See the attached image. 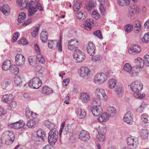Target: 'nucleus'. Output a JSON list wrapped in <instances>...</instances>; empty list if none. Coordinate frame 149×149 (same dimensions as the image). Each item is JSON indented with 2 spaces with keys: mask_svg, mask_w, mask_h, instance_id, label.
I'll return each mask as SVG.
<instances>
[{
  "mask_svg": "<svg viewBox=\"0 0 149 149\" xmlns=\"http://www.w3.org/2000/svg\"><path fill=\"white\" fill-rule=\"evenodd\" d=\"M40 26L38 25L33 28L32 29L31 34L33 37H35L38 34Z\"/></svg>",
  "mask_w": 149,
  "mask_h": 149,
  "instance_id": "nucleus-41",
  "label": "nucleus"
},
{
  "mask_svg": "<svg viewBox=\"0 0 149 149\" xmlns=\"http://www.w3.org/2000/svg\"><path fill=\"white\" fill-rule=\"evenodd\" d=\"M36 59L40 63H43L45 62V60L42 56L40 54H38L36 57Z\"/></svg>",
  "mask_w": 149,
  "mask_h": 149,
  "instance_id": "nucleus-58",
  "label": "nucleus"
},
{
  "mask_svg": "<svg viewBox=\"0 0 149 149\" xmlns=\"http://www.w3.org/2000/svg\"><path fill=\"white\" fill-rule=\"evenodd\" d=\"M116 81L114 79H112L109 80L107 84L109 87L110 89H113L116 86Z\"/></svg>",
  "mask_w": 149,
  "mask_h": 149,
  "instance_id": "nucleus-33",
  "label": "nucleus"
},
{
  "mask_svg": "<svg viewBox=\"0 0 149 149\" xmlns=\"http://www.w3.org/2000/svg\"><path fill=\"white\" fill-rule=\"evenodd\" d=\"M3 14L6 15L9 14L10 12V8L8 4H5L1 7V9Z\"/></svg>",
  "mask_w": 149,
  "mask_h": 149,
  "instance_id": "nucleus-26",
  "label": "nucleus"
},
{
  "mask_svg": "<svg viewBox=\"0 0 149 149\" xmlns=\"http://www.w3.org/2000/svg\"><path fill=\"white\" fill-rule=\"evenodd\" d=\"M127 143L130 148H135L137 147L138 145V139L134 136H130L127 138Z\"/></svg>",
  "mask_w": 149,
  "mask_h": 149,
  "instance_id": "nucleus-8",
  "label": "nucleus"
},
{
  "mask_svg": "<svg viewBox=\"0 0 149 149\" xmlns=\"http://www.w3.org/2000/svg\"><path fill=\"white\" fill-rule=\"evenodd\" d=\"M19 34L17 32H15L13 35V38L11 40V42H13L15 41L19 36Z\"/></svg>",
  "mask_w": 149,
  "mask_h": 149,
  "instance_id": "nucleus-61",
  "label": "nucleus"
},
{
  "mask_svg": "<svg viewBox=\"0 0 149 149\" xmlns=\"http://www.w3.org/2000/svg\"><path fill=\"white\" fill-rule=\"evenodd\" d=\"M11 62L10 60H6L2 65V68L4 70H8L11 67Z\"/></svg>",
  "mask_w": 149,
  "mask_h": 149,
  "instance_id": "nucleus-29",
  "label": "nucleus"
},
{
  "mask_svg": "<svg viewBox=\"0 0 149 149\" xmlns=\"http://www.w3.org/2000/svg\"><path fill=\"white\" fill-rule=\"evenodd\" d=\"M91 110L93 115L96 116H99L103 112V109L100 104L93 107L91 109Z\"/></svg>",
  "mask_w": 149,
  "mask_h": 149,
  "instance_id": "nucleus-16",
  "label": "nucleus"
},
{
  "mask_svg": "<svg viewBox=\"0 0 149 149\" xmlns=\"http://www.w3.org/2000/svg\"><path fill=\"white\" fill-rule=\"evenodd\" d=\"M87 15L85 13H83L81 11H78L77 13V17L79 19L83 20L86 17Z\"/></svg>",
  "mask_w": 149,
  "mask_h": 149,
  "instance_id": "nucleus-40",
  "label": "nucleus"
},
{
  "mask_svg": "<svg viewBox=\"0 0 149 149\" xmlns=\"http://www.w3.org/2000/svg\"><path fill=\"white\" fill-rule=\"evenodd\" d=\"M93 34L96 36L97 37L100 39H102V36L101 31L99 30L94 32Z\"/></svg>",
  "mask_w": 149,
  "mask_h": 149,
  "instance_id": "nucleus-60",
  "label": "nucleus"
},
{
  "mask_svg": "<svg viewBox=\"0 0 149 149\" xmlns=\"http://www.w3.org/2000/svg\"><path fill=\"white\" fill-rule=\"evenodd\" d=\"M133 25L134 27L137 28V29L136 30V33L139 32L140 29L141 25L140 22L138 20L135 21Z\"/></svg>",
  "mask_w": 149,
  "mask_h": 149,
  "instance_id": "nucleus-47",
  "label": "nucleus"
},
{
  "mask_svg": "<svg viewBox=\"0 0 149 149\" xmlns=\"http://www.w3.org/2000/svg\"><path fill=\"white\" fill-rule=\"evenodd\" d=\"M123 89L122 87L120 86L117 87L115 90V91L119 97H121L123 96Z\"/></svg>",
  "mask_w": 149,
  "mask_h": 149,
  "instance_id": "nucleus-38",
  "label": "nucleus"
},
{
  "mask_svg": "<svg viewBox=\"0 0 149 149\" xmlns=\"http://www.w3.org/2000/svg\"><path fill=\"white\" fill-rule=\"evenodd\" d=\"M80 97L82 102L84 103L87 102L90 97L88 94L86 92H82L80 93Z\"/></svg>",
  "mask_w": 149,
  "mask_h": 149,
  "instance_id": "nucleus-24",
  "label": "nucleus"
},
{
  "mask_svg": "<svg viewBox=\"0 0 149 149\" xmlns=\"http://www.w3.org/2000/svg\"><path fill=\"white\" fill-rule=\"evenodd\" d=\"M90 134L87 131L83 130L80 132L79 139L84 142L88 141L90 139Z\"/></svg>",
  "mask_w": 149,
  "mask_h": 149,
  "instance_id": "nucleus-13",
  "label": "nucleus"
},
{
  "mask_svg": "<svg viewBox=\"0 0 149 149\" xmlns=\"http://www.w3.org/2000/svg\"><path fill=\"white\" fill-rule=\"evenodd\" d=\"M81 4L79 2H75L73 6V9L76 11L78 10L80 8Z\"/></svg>",
  "mask_w": 149,
  "mask_h": 149,
  "instance_id": "nucleus-57",
  "label": "nucleus"
},
{
  "mask_svg": "<svg viewBox=\"0 0 149 149\" xmlns=\"http://www.w3.org/2000/svg\"><path fill=\"white\" fill-rule=\"evenodd\" d=\"M28 10V15L31 16L37 11V9L40 10H42L43 8L40 4L35 5L33 1H31L29 3Z\"/></svg>",
  "mask_w": 149,
  "mask_h": 149,
  "instance_id": "nucleus-1",
  "label": "nucleus"
},
{
  "mask_svg": "<svg viewBox=\"0 0 149 149\" xmlns=\"http://www.w3.org/2000/svg\"><path fill=\"white\" fill-rule=\"evenodd\" d=\"M2 139L5 141L7 145L11 144L15 139L14 134L12 131H6L2 134Z\"/></svg>",
  "mask_w": 149,
  "mask_h": 149,
  "instance_id": "nucleus-2",
  "label": "nucleus"
},
{
  "mask_svg": "<svg viewBox=\"0 0 149 149\" xmlns=\"http://www.w3.org/2000/svg\"><path fill=\"white\" fill-rule=\"evenodd\" d=\"M32 139L34 141L43 142L46 139L45 133L43 130L39 129L33 134Z\"/></svg>",
  "mask_w": 149,
  "mask_h": 149,
  "instance_id": "nucleus-3",
  "label": "nucleus"
},
{
  "mask_svg": "<svg viewBox=\"0 0 149 149\" xmlns=\"http://www.w3.org/2000/svg\"><path fill=\"white\" fill-rule=\"evenodd\" d=\"M41 92L46 95H49L53 93L52 90L47 86H45L42 88Z\"/></svg>",
  "mask_w": 149,
  "mask_h": 149,
  "instance_id": "nucleus-31",
  "label": "nucleus"
},
{
  "mask_svg": "<svg viewBox=\"0 0 149 149\" xmlns=\"http://www.w3.org/2000/svg\"><path fill=\"white\" fill-rule=\"evenodd\" d=\"M25 61L24 56L21 54H17L15 57V62L16 64L19 67H23Z\"/></svg>",
  "mask_w": 149,
  "mask_h": 149,
  "instance_id": "nucleus-10",
  "label": "nucleus"
},
{
  "mask_svg": "<svg viewBox=\"0 0 149 149\" xmlns=\"http://www.w3.org/2000/svg\"><path fill=\"white\" fill-rule=\"evenodd\" d=\"M118 4L121 6H126L129 5L130 2V0H117Z\"/></svg>",
  "mask_w": 149,
  "mask_h": 149,
  "instance_id": "nucleus-37",
  "label": "nucleus"
},
{
  "mask_svg": "<svg viewBox=\"0 0 149 149\" xmlns=\"http://www.w3.org/2000/svg\"><path fill=\"white\" fill-rule=\"evenodd\" d=\"M136 61H139V63L138 64V67L139 68H142L145 65L142 59L140 57H138L136 58Z\"/></svg>",
  "mask_w": 149,
  "mask_h": 149,
  "instance_id": "nucleus-45",
  "label": "nucleus"
},
{
  "mask_svg": "<svg viewBox=\"0 0 149 149\" xmlns=\"http://www.w3.org/2000/svg\"><path fill=\"white\" fill-rule=\"evenodd\" d=\"M100 1V10L101 13L102 15H104L106 13V11L104 7V6L103 4L106 2H102Z\"/></svg>",
  "mask_w": 149,
  "mask_h": 149,
  "instance_id": "nucleus-48",
  "label": "nucleus"
},
{
  "mask_svg": "<svg viewBox=\"0 0 149 149\" xmlns=\"http://www.w3.org/2000/svg\"><path fill=\"white\" fill-rule=\"evenodd\" d=\"M109 117V116L106 112L104 113L99 117L98 120L100 122H106L108 120Z\"/></svg>",
  "mask_w": 149,
  "mask_h": 149,
  "instance_id": "nucleus-28",
  "label": "nucleus"
},
{
  "mask_svg": "<svg viewBox=\"0 0 149 149\" xmlns=\"http://www.w3.org/2000/svg\"><path fill=\"white\" fill-rule=\"evenodd\" d=\"M58 132L56 129L51 130L49 133L48 137L49 143L54 144L57 141L58 137Z\"/></svg>",
  "mask_w": 149,
  "mask_h": 149,
  "instance_id": "nucleus-7",
  "label": "nucleus"
},
{
  "mask_svg": "<svg viewBox=\"0 0 149 149\" xmlns=\"http://www.w3.org/2000/svg\"><path fill=\"white\" fill-rule=\"evenodd\" d=\"M14 84L17 86L21 87V86L24 87L26 86V84H23L21 77L19 75L16 76L14 79Z\"/></svg>",
  "mask_w": 149,
  "mask_h": 149,
  "instance_id": "nucleus-20",
  "label": "nucleus"
},
{
  "mask_svg": "<svg viewBox=\"0 0 149 149\" xmlns=\"http://www.w3.org/2000/svg\"><path fill=\"white\" fill-rule=\"evenodd\" d=\"M141 51V48L140 46L137 45L131 46L129 48L128 52L130 54L133 53L138 54Z\"/></svg>",
  "mask_w": 149,
  "mask_h": 149,
  "instance_id": "nucleus-18",
  "label": "nucleus"
},
{
  "mask_svg": "<svg viewBox=\"0 0 149 149\" xmlns=\"http://www.w3.org/2000/svg\"><path fill=\"white\" fill-rule=\"evenodd\" d=\"M142 40L143 42L146 43L149 42V33H147L144 35L142 39Z\"/></svg>",
  "mask_w": 149,
  "mask_h": 149,
  "instance_id": "nucleus-53",
  "label": "nucleus"
},
{
  "mask_svg": "<svg viewBox=\"0 0 149 149\" xmlns=\"http://www.w3.org/2000/svg\"><path fill=\"white\" fill-rule=\"evenodd\" d=\"M29 63L30 65L34 66L36 65V58L35 56H31L28 57Z\"/></svg>",
  "mask_w": 149,
  "mask_h": 149,
  "instance_id": "nucleus-36",
  "label": "nucleus"
},
{
  "mask_svg": "<svg viewBox=\"0 0 149 149\" xmlns=\"http://www.w3.org/2000/svg\"><path fill=\"white\" fill-rule=\"evenodd\" d=\"M12 98V95L5 94L3 96L2 98V101L4 102L8 103L9 102L11 101Z\"/></svg>",
  "mask_w": 149,
  "mask_h": 149,
  "instance_id": "nucleus-32",
  "label": "nucleus"
},
{
  "mask_svg": "<svg viewBox=\"0 0 149 149\" xmlns=\"http://www.w3.org/2000/svg\"><path fill=\"white\" fill-rule=\"evenodd\" d=\"M34 46L36 53H38V54H40V49L38 44L37 43L35 44Z\"/></svg>",
  "mask_w": 149,
  "mask_h": 149,
  "instance_id": "nucleus-64",
  "label": "nucleus"
},
{
  "mask_svg": "<svg viewBox=\"0 0 149 149\" xmlns=\"http://www.w3.org/2000/svg\"><path fill=\"white\" fill-rule=\"evenodd\" d=\"M78 45V41L76 39H71L68 41V49L71 51L76 50Z\"/></svg>",
  "mask_w": 149,
  "mask_h": 149,
  "instance_id": "nucleus-14",
  "label": "nucleus"
},
{
  "mask_svg": "<svg viewBox=\"0 0 149 149\" xmlns=\"http://www.w3.org/2000/svg\"><path fill=\"white\" fill-rule=\"evenodd\" d=\"M125 29L127 32H130L133 30L132 25L130 24H127L125 26Z\"/></svg>",
  "mask_w": 149,
  "mask_h": 149,
  "instance_id": "nucleus-55",
  "label": "nucleus"
},
{
  "mask_svg": "<svg viewBox=\"0 0 149 149\" xmlns=\"http://www.w3.org/2000/svg\"><path fill=\"white\" fill-rule=\"evenodd\" d=\"M35 124L36 122L32 119L29 120L26 124L27 126L29 128H32Z\"/></svg>",
  "mask_w": 149,
  "mask_h": 149,
  "instance_id": "nucleus-49",
  "label": "nucleus"
},
{
  "mask_svg": "<svg viewBox=\"0 0 149 149\" xmlns=\"http://www.w3.org/2000/svg\"><path fill=\"white\" fill-rule=\"evenodd\" d=\"M17 2L21 9L26 8L27 6L28 0H17Z\"/></svg>",
  "mask_w": 149,
  "mask_h": 149,
  "instance_id": "nucleus-27",
  "label": "nucleus"
},
{
  "mask_svg": "<svg viewBox=\"0 0 149 149\" xmlns=\"http://www.w3.org/2000/svg\"><path fill=\"white\" fill-rule=\"evenodd\" d=\"M24 125V123L22 120L13 123H9L7 124L9 128H13L15 129H18L23 127Z\"/></svg>",
  "mask_w": 149,
  "mask_h": 149,
  "instance_id": "nucleus-12",
  "label": "nucleus"
},
{
  "mask_svg": "<svg viewBox=\"0 0 149 149\" xmlns=\"http://www.w3.org/2000/svg\"><path fill=\"white\" fill-rule=\"evenodd\" d=\"M144 58V62L145 65L147 67H149V55H146Z\"/></svg>",
  "mask_w": 149,
  "mask_h": 149,
  "instance_id": "nucleus-56",
  "label": "nucleus"
},
{
  "mask_svg": "<svg viewBox=\"0 0 149 149\" xmlns=\"http://www.w3.org/2000/svg\"><path fill=\"white\" fill-rule=\"evenodd\" d=\"M92 61L93 62H96L102 60V58L99 55H97L91 57Z\"/></svg>",
  "mask_w": 149,
  "mask_h": 149,
  "instance_id": "nucleus-54",
  "label": "nucleus"
},
{
  "mask_svg": "<svg viewBox=\"0 0 149 149\" xmlns=\"http://www.w3.org/2000/svg\"><path fill=\"white\" fill-rule=\"evenodd\" d=\"M90 70L87 68L85 67H82L78 70V72L79 75L84 77L87 76L90 73Z\"/></svg>",
  "mask_w": 149,
  "mask_h": 149,
  "instance_id": "nucleus-19",
  "label": "nucleus"
},
{
  "mask_svg": "<svg viewBox=\"0 0 149 149\" xmlns=\"http://www.w3.org/2000/svg\"><path fill=\"white\" fill-rule=\"evenodd\" d=\"M137 7V6L135 3L131 4L130 6V8L129 10L136 11Z\"/></svg>",
  "mask_w": 149,
  "mask_h": 149,
  "instance_id": "nucleus-62",
  "label": "nucleus"
},
{
  "mask_svg": "<svg viewBox=\"0 0 149 149\" xmlns=\"http://www.w3.org/2000/svg\"><path fill=\"white\" fill-rule=\"evenodd\" d=\"M106 113L109 117L114 116L116 113V109L113 107H109L107 109Z\"/></svg>",
  "mask_w": 149,
  "mask_h": 149,
  "instance_id": "nucleus-25",
  "label": "nucleus"
},
{
  "mask_svg": "<svg viewBox=\"0 0 149 149\" xmlns=\"http://www.w3.org/2000/svg\"><path fill=\"white\" fill-rule=\"evenodd\" d=\"M42 84V80L38 77H36L30 80L28 85L31 88L37 89L39 88Z\"/></svg>",
  "mask_w": 149,
  "mask_h": 149,
  "instance_id": "nucleus-5",
  "label": "nucleus"
},
{
  "mask_svg": "<svg viewBox=\"0 0 149 149\" xmlns=\"http://www.w3.org/2000/svg\"><path fill=\"white\" fill-rule=\"evenodd\" d=\"M107 79V76L105 74L101 73L95 75L93 81L95 84L100 85L105 82Z\"/></svg>",
  "mask_w": 149,
  "mask_h": 149,
  "instance_id": "nucleus-6",
  "label": "nucleus"
},
{
  "mask_svg": "<svg viewBox=\"0 0 149 149\" xmlns=\"http://www.w3.org/2000/svg\"><path fill=\"white\" fill-rule=\"evenodd\" d=\"M83 27L85 29L90 30L92 28L90 23H89L88 21H86L83 24Z\"/></svg>",
  "mask_w": 149,
  "mask_h": 149,
  "instance_id": "nucleus-44",
  "label": "nucleus"
},
{
  "mask_svg": "<svg viewBox=\"0 0 149 149\" xmlns=\"http://www.w3.org/2000/svg\"><path fill=\"white\" fill-rule=\"evenodd\" d=\"M45 124V125L49 129L53 130L55 127L54 124L51 123L49 120L46 121Z\"/></svg>",
  "mask_w": 149,
  "mask_h": 149,
  "instance_id": "nucleus-46",
  "label": "nucleus"
},
{
  "mask_svg": "<svg viewBox=\"0 0 149 149\" xmlns=\"http://www.w3.org/2000/svg\"><path fill=\"white\" fill-rule=\"evenodd\" d=\"M18 43L19 44H22L23 45L26 44L27 43L26 40L24 38H22L18 41Z\"/></svg>",
  "mask_w": 149,
  "mask_h": 149,
  "instance_id": "nucleus-63",
  "label": "nucleus"
},
{
  "mask_svg": "<svg viewBox=\"0 0 149 149\" xmlns=\"http://www.w3.org/2000/svg\"><path fill=\"white\" fill-rule=\"evenodd\" d=\"M75 113L78 117L80 119L84 118L86 116V114L85 111L81 108H77L76 110Z\"/></svg>",
  "mask_w": 149,
  "mask_h": 149,
  "instance_id": "nucleus-22",
  "label": "nucleus"
},
{
  "mask_svg": "<svg viewBox=\"0 0 149 149\" xmlns=\"http://www.w3.org/2000/svg\"><path fill=\"white\" fill-rule=\"evenodd\" d=\"M48 44V47L50 49H54L57 48L59 51L61 52L62 51V38L61 37L59 42L57 40H49Z\"/></svg>",
  "mask_w": 149,
  "mask_h": 149,
  "instance_id": "nucleus-4",
  "label": "nucleus"
},
{
  "mask_svg": "<svg viewBox=\"0 0 149 149\" xmlns=\"http://www.w3.org/2000/svg\"><path fill=\"white\" fill-rule=\"evenodd\" d=\"M92 16L93 18L95 19H98L100 17V15L99 13L95 11H93L92 13Z\"/></svg>",
  "mask_w": 149,
  "mask_h": 149,
  "instance_id": "nucleus-59",
  "label": "nucleus"
},
{
  "mask_svg": "<svg viewBox=\"0 0 149 149\" xmlns=\"http://www.w3.org/2000/svg\"><path fill=\"white\" fill-rule=\"evenodd\" d=\"M124 121L127 124L131 125L133 122V116L130 111L127 112L123 118Z\"/></svg>",
  "mask_w": 149,
  "mask_h": 149,
  "instance_id": "nucleus-15",
  "label": "nucleus"
},
{
  "mask_svg": "<svg viewBox=\"0 0 149 149\" xmlns=\"http://www.w3.org/2000/svg\"><path fill=\"white\" fill-rule=\"evenodd\" d=\"M124 69L127 72L129 73L132 77L136 76L137 74V73L132 69V67L129 63H127L125 64Z\"/></svg>",
  "mask_w": 149,
  "mask_h": 149,
  "instance_id": "nucleus-17",
  "label": "nucleus"
},
{
  "mask_svg": "<svg viewBox=\"0 0 149 149\" xmlns=\"http://www.w3.org/2000/svg\"><path fill=\"white\" fill-rule=\"evenodd\" d=\"M26 18V14L23 12H22L19 13L17 19L18 22L22 23L23 22Z\"/></svg>",
  "mask_w": 149,
  "mask_h": 149,
  "instance_id": "nucleus-34",
  "label": "nucleus"
},
{
  "mask_svg": "<svg viewBox=\"0 0 149 149\" xmlns=\"http://www.w3.org/2000/svg\"><path fill=\"white\" fill-rule=\"evenodd\" d=\"M131 89L135 93L139 92L143 88L142 84L138 81L132 82L131 84Z\"/></svg>",
  "mask_w": 149,
  "mask_h": 149,
  "instance_id": "nucleus-9",
  "label": "nucleus"
},
{
  "mask_svg": "<svg viewBox=\"0 0 149 149\" xmlns=\"http://www.w3.org/2000/svg\"><path fill=\"white\" fill-rule=\"evenodd\" d=\"M10 69L11 72L15 74H17L19 72V69L15 65H11Z\"/></svg>",
  "mask_w": 149,
  "mask_h": 149,
  "instance_id": "nucleus-39",
  "label": "nucleus"
},
{
  "mask_svg": "<svg viewBox=\"0 0 149 149\" xmlns=\"http://www.w3.org/2000/svg\"><path fill=\"white\" fill-rule=\"evenodd\" d=\"M142 133L141 134V137L144 139H147L148 138V130L143 129L141 130Z\"/></svg>",
  "mask_w": 149,
  "mask_h": 149,
  "instance_id": "nucleus-52",
  "label": "nucleus"
},
{
  "mask_svg": "<svg viewBox=\"0 0 149 149\" xmlns=\"http://www.w3.org/2000/svg\"><path fill=\"white\" fill-rule=\"evenodd\" d=\"M11 83V80L9 78H6L3 81L2 84V87L3 88H5L7 87Z\"/></svg>",
  "mask_w": 149,
  "mask_h": 149,
  "instance_id": "nucleus-43",
  "label": "nucleus"
},
{
  "mask_svg": "<svg viewBox=\"0 0 149 149\" xmlns=\"http://www.w3.org/2000/svg\"><path fill=\"white\" fill-rule=\"evenodd\" d=\"M8 103L9 104L8 108L9 109H13L16 106V102L14 101L11 100V101L9 102Z\"/></svg>",
  "mask_w": 149,
  "mask_h": 149,
  "instance_id": "nucleus-50",
  "label": "nucleus"
},
{
  "mask_svg": "<svg viewBox=\"0 0 149 149\" xmlns=\"http://www.w3.org/2000/svg\"><path fill=\"white\" fill-rule=\"evenodd\" d=\"M47 33L46 31H42L40 34V38L42 42H46L47 40Z\"/></svg>",
  "mask_w": 149,
  "mask_h": 149,
  "instance_id": "nucleus-30",
  "label": "nucleus"
},
{
  "mask_svg": "<svg viewBox=\"0 0 149 149\" xmlns=\"http://www.w3.org/2000/svg\"><path fill=\"white\" fill-rule=\"evenodd\" d=\"M96 138L97 141L99 142H103L105 140V136L104 134L98 133V134L97 135Z\"/></svg>",
  "mask_w": 149,
  "mask_h": 149,
  "instance_id": "nucleus-51",
  "label": "nucleus"
},
{
  "mask_svg": "<svg viewBox=\"0 0 149 149\" xmlns=\"http://www.w3.org/2000/svg\"><path fill=\"white\" fill-rule=\"evenodd\" d=\"M74 58L77 62L80 63L85 59V56L84 54L79 49L76 50L73 55Z\"/></svg>",
  "mask_w": 149,
  "mask_h": 149,
  "instance_id": "nucleus-11",
  "label": "nucleus"
},
{
  "mask_svg": "<svg viewBox=\"0 0 149 149\" xmlns=\"http://www.w3.org/2000/svg\"><path fill=\"white\" fill-rule=\"evenodd\" d=\"M87 50L88 53L90 55H93L94 54L95 50V47L93 42H89L87 46Z\"/></svg>",
  "mask_w": 149,
  "mask_h": 149,
  "instance_id": "nucleus-21",
  "label": "nucleus"
},
{
  "mask_svg": "<svg viewBox=\"0 0 149 149\" xmlns=\"http://www.w3.org/2000/svg\"><path fill=\"white\" fill-rule=\"evenodd\" d=\"M95 93L99 98L100 97L101 94L105 100H107V95L105 93L104 90L102 89L97 88L96 89Z\"/></svg>",
  "mask_w": 149,
  "mask_h": 149,
  "instance_id": "nucleus-23",
  "label": "nucleus"
},
{
  "mask_svg": "<svg viewBox=\"0 0 149 149\" xmlns=\"http://www.w3.org/2000/svg\"><path fill=\"white\" fill-rule=\"evenodd\" d=\"M106 127L104 125L99 126L97 129V131L99 134H103L104 135L106 133Z\"/></svg>",
  "mask_w": 149,
  "mask_h": 149,
  "instance_id": "nucleus-35",
  "label": "nucleus"
},
{
  "mask_svg": "<svg viewBox=\"0 0 149 149\" xmlns=\"http://www.w3.org/2000/svg\"><path fill=\"white\" fill-rule=\"evenodd\" d=\"M148 115L147 114L145 113L142 114L141 117V122L144 124H146V125H148L149 124L148 122Z\"/></svg>",
  "mask_w": 149,
  "mask_h": 149,
  "instance_id": "nucleus-42",
  "label": "nucleus"
}]
</instances>
